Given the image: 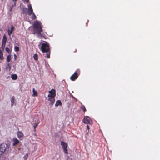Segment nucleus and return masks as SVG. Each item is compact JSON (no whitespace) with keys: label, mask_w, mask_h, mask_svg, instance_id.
<instances>
[{"label":"nucleus","mask_w":160,"mask_h":160,"mask_svg":"<svg viewBox=\"0 0 160 160\" xmlns=\"http://www.w3.org/2000/svg\"><path fill=\"white\" fill-rule=\"evenodd\" d=\"M41 50L42 52L47 53L45 55H46L48 58H50V50L49 48V45L48 43L45 42V43H42L41 45Z\"/></svg>","instance_id":"1"},{"label":"nucleus","mask_w":160,"mask_h":160,"mask_svg":"<svg viewBox=\"0 0 160 160\" xmlns=\"http://www.w3.org/2000/svg\"><path fill=\"white\" fill-rule=\"evenodd\" d=\"M34 30L38 35H41L42 30L40 23L38 21L35 22L33 24Z\"/></svg>","instance_id":"2"},{"label":"nucleus","mask_w":160,"mask_h":160,"mask_svg":"<svg viewBox=\"0 0 160 160\" xmlns=\"http://www.w3.org/2000/svg\"><path fill=\"white\" fill-rule=\"evenodd\" d=\"M6 147L4 144L0 145V156L3 154L6 150Z\"/></svg>","instance_id":"3"},{"label":"nucleus","mask_w":160,"mask_h":160,"mask_svg":"<svg viewBox=\"0 0 160 160\" xmlns=\"http://www.w3.org/2000/svg\"><path fill=\"white\" fill-rule=\"evenodd\" d=\"M49 94H48V97L50 98H54L56 96V91L54 89H52L49 91Z\"/></svg>","instance_id":"4"},{"label":"nucleus","mask_w":160,"mask_h":160,"mask_svg":"<svg viewBox=\"0 0 160 160\" xmlns=\"http://www.w3.org/2000/svg\"><path fill=\"white\" fill-rule=\"evenodd\" d=\"M83 122L85 123L91 124L92 123V121L91 118L88 116L84 117L83 119Z\"/></svg>","instance_id":"5"},{"label":"nucleus","mask_w":160,"mask_h":160,"mask_svg":"<svg viewBox=\"0 0 160 160\" xmlns=\"http://www.w3.org/2000/svg\"><path fill=\"white\" fill-rule=\"evenodd\" d=\"M78 75L77 72H75L70 77V79L72 81H74L78 77Z\"/></svg>","instance_id":"6"},{"label":"nucleus","mask_w":160,"mask_h":160,"mask_svg":"<svg viewBox=\"0 0 160 160\" xmlns=\"http://www.w3.org/2000/svg\"><path fill=\"white\" fill-rule=\"evenodd\" d=\"M28 13L29 15H31L33 13V10L31 4L29 5L28 6Z\"/></svg>","instance_id":"7"},{"label":"nucleus","mask_w":160,"mask_h":160,"mask_svg":"<svg viewBox=\"0 0 160 160\" xmlns=\"http://www.w3.org/2000/svg\"><path fill=\"white\" fill-rule=\"evenodd\" d=\"M48 100L50 101L49 104V105L51 106H52L55 101L54 98H50L48 99Z\"/></svg>","instance_id":"8"},{"label":"nucleus","mask_w":160,"mask_h":160,"mask_svg":"<svg viewBox=\"0 0 160 160\" xmlns=\"http://www.w3.org/2000/svg\"><path fill=\"white\" fill-rule=\"evenodd\" d=\"M14 27L12 25L11 27V30L8 29V34L9 36H10L14 31Z\"/></svg>","instance_id":"9"},{"label":"nucleus","mask_w":160,"mask_h":160,"mask_svg":"<svg viewBox=\"0 0 160 160\" xmlns=\"http://www.w3.org/2000/svg\"><path fill=\"white\" fill-rule=\"evenodd\" d=\"M13 142V146H16L19 143V141L16 138H13L12 139Z\"/></svg>","instance_id":"10"},{"label":"nucleus","mask_w":160,"mask_h":160,"mask_svg":"<svg viewBox=\"0 0 160 160\" xmlns=\"http://www.w3.org/2000/svg\"><path fill=\"white\" fill-rule=\"evenodd\" d=\"M61 145L62 146L63 149L67 148L68 146V144L63 141H61Z\"/></svg>","instance_id":"11"},{"label":"nucleus","mask_w":160,"mask_h":160,"mask_svg":"<svg viewBox=\"0 0 160 160\" xmlns=\"http://www.w3.org/2000/svg\"><path fill=\"white\" fill-rule=\"evenodd\" d=\"M17 134L18 137L20 139H21V138H22L23 136V135L22 132L20 131L18 132H17Z\"/></svg>","instance_id":"12"},{"label":"nucleus","mask_w":160,"mask_h":160,"mask_svg":"<svg viewBox=\"0 0 160 160\" xmlns=\"http://www.w3.org/2000/svg\"><path fill=\"white\" fill-rule=\"evenodd\" d=\"M11 78L12 80H16L18 78V76L16 74H13L11 76Z\"/></svg>","instance_id":"13"},{"label":"nucleus","mask_w":160,"mask_h":160,"mask_svg":"<svg viewBox=\"0 0 160 160\" xmlns=\"http://www.w3.org/2000/svg\"><path fill=\"white\" fill-rule=\"evenodd\" d=\"M7 41V37H6V36H5V35H4L3 36V39H2V42L6 43Z\"/></svg>","instance_id":"14"},{"label":"nucleus","mask_w":160,"mask_h":160,"mask_svg":"<svg viewBox=\"0 0 160 160\" xmlns=\"http://www.w3.org/2000/svg\"><path fill=\"white\" fill-rule=\"evenodd\" d=\"M33 94L32 96H37L38 95L37 92L35 90L34 88L32 90Z\"/></svg>","instance_id":"15"},{"label":"nucleus","mask_w":160,"mask_h":160,"mask_svg":"<svg viewBox=\"0 0 160 160\" xmlns=\"http://www.w3.org/2000/svg\"><path fill=\"white\" fill-rule=\"evenodd\" d=\"M61 105L62 102L60 100L57 101L55 104L56 106H58Z\"/></svg>","instance_id":"16"},{"label":"nucleus","mask_w":160,"mask_h":160,"mask_svg":"<svg viewBox=\"0 0 160 160\" xmlns=\"http://www.w3.org/2000/svg\"><path fill=\"white\" fill-rule=\"evenodd\" d=\"M11 59V55L10 54L8 55L7 57V61L8 62H10Z\"/></svg>","instance_id":"17"},{"label":"nucleus","mask_w":160,"mask_h":160,"mask_svg":"<svg viewBox=\"0 0 160 160\" xmlns=\"http://www.w3.org/2000/svg\"><path fill=\"white\" fill-rule=\"evenodd\" d=\"M3 59L2 52L1 50H0V59L3 60Z\"/></svg>","instance_id":"18"},{"label":"nucleus","mask_w":160,"mask_h":160,"mask_svg":"<svg viewBox=\"0 0 160 160\" xmlns=\"http://www.w3.org/2000/svg\"><path fill=\"white\" fill-rule=\"evenodd\" d=\"M14 96H13V97H12V98H11V106H12L14 104Z\"/></svg>","instance_id":"19"},{"label":"nucleus","mask_w":160,"mask_h":160,"mask_svg":"<svg viewBox=\"0 0 160 160\" xmlns=\"http://www.w3.org/2000/svg\"><path fill=\"white\" fill-rule=\"evenodd\" d=\"M33 58L35 61H37L38 59V55L37 54H35L33 55Z\"/></svg>","instance_id":"20"},{"label":"nucleus","mask_w":160,"mask_h":160,"mask_svg":"<svg viewBox=\"0 0 160 160\" xmlns=\"http://www.w3.org/2000/svg\"><path fill=\"white\" fill-rule=\"evenodd\" d=\"M81 108L83 110L84 112H85L86 111L85 107L84 105H82L81 107Z\"/></svg>","instance_id":"21"},{"label":"nucleus","mask_w":160,"mask_h":160,"mask_svg":"<svg viewBox=\"0 0 160 160\" xmlns=\"http://www.w3.org/2000/svg\"><path fill=\"white\" fill-rule=\"evenodd\" d=\"M5 50L6 52H8L9 53H11V50H10L8 48H5Z\"/></svg>","instance_id":"22"},{"label":"nucleus","mask_w":160,"mask_h":160,"mask_svg":"<svg viewBox=\"0 0 160 160\" xmlns=\"http://www.w3.org/2000/svg\"><path fill=\"white\" fill-rule=\"evenodd\" d=\"M6 68H8L9 70L11 69V65L10 63H8L7 64L6 67Z\"/></svg>","instance_id":"23"},{"label":"nucleus","mask_w":160,"mask_h":160,"mask_svg":"<svg viewBox=\"0 0 160 160\" xmlns=\"http://www.w3.org/2000/svg\"><path fill=\"white\" fill-rule=\"evenodd\" d=\"M36 18V16L34 13H32V19H35Z\"/></svg>","instance_id":"24"},{"label":"nucleus","mask_w":160,"mask_h":160,"mask_svg":"<svg viewBox=\"0 0 160 160\" xmlns=\"http://www.w3.org/2000/svg\"><path fill=\"white\" fill-rule=\"evenodd\" d=\"M19 48L18 46H15L14 48V50L16 52H18L19 51Z\"/></svg>","instance_id":"25"},{"label":"nucleus","mask_w":160,"mask_h":160,"mask_svg":"<svg viewBox=\"0 0 160 160\" xmlns=\"http://www.w3.org/2000/svg\"><path fill=\"white\" fill-rule=\"evenodd\" d=\"M5 44H6L5 43H4L2 42V48L3 50H4V48L5 46Z\"/></svg>","instance_id":"26"},{"label":"nucleus","mask_w":160,"mask_h":160,"mask_svg":"<svg viewBox=\"0 0 160 160\" xmlns=\"http://www.w3.org/2000/svg\"><path fill=\"white\" fill-rule=\"evenodd\" d=\"M38 124V123H35V124L34 125L33 127L34 129V131H35L36 130V128Z\"/></svg>","instance_id":"27"},{"label":"nucleus","mask_w":160,"mask_h":160,"mask_svg":"<svg viewBox=\"0 0 160 160\" xmlns=\"http://www.w3.org/2000/svg\"><path fill=\"white\" fill-rule=\"evenodd\" d=\"M63 151L64 153L66 154H67L68 153V151L67 150V148H63Z\"/></svg>","instance_id":"28"},{"label":"nucleus","mask_w":160,"mask_h":160,"mask_svg":"<svg viewBox=\"0 0 160 160\" xmlns=\"http://www.w3.org/2000/svg\"><path fill=\"white\" fill-rule=\"evenodd\" d=\"M28 154L27 153L25 155L24 157V159H26L28 158Z\"/></svg>","instance_id":"29"},{"label":"nucleus","mask_w":160,"mask_h":160,"mask_svg":"<svg viewBox=\"0 0 160 160\" xmlns=\"http://www.w3.org/2000/svg\"><path fill=\"white\" fill-rule=\"evenodd\" d=\"M87 128L88 130V132L87 133V134H88V132H89V129L90 128H89V127L88 125H87Z\"/></svg>","instance_id":"30"},{"label":"nucleus","mask_w":160,"mask_h":160,"mask_svg":"<svg viewBox=\"0 0 160 160\" xmlns=\"http://www.w3.org/2000/svg\"><path fill=\"white\" fill-rule=\"evenodd\" d=\"M14 59L15 60H16L17 59V55L15 54L14 55Z\"/></svg>","instance_id":"31"},{"label":"nucleus","mask_w":160,"mask_h":160,"mask_svg":"<svg viewBox=\"0 0 160 160\" xmlns=\"http://www.w3.org/2000/svg\"><path fill=\"white\" fill-rule=\"evenodd\" d=\"M16 6V5H14H14H12V8H11V10H12V8L14 6Z\"/></svg>","instance_id":"32"},{"label":"nucleus","mask_w":160,"mask_h":160,"mask_svg":"<svg viewBox=\"0 0 160 160\" xmlns=\"http://www.w3.org/2000/svg\"><path fill=\"white\" fill-rule=\"evenodd\" d=\"M17 0H12L14 2V5H15V2Z\"/></svg>","instance_id":"33"},{"label":"nucleus","mask_w":160,"mask_h":160,"mask_svg":"<svg viewBox=\"0 0 160 160\" xmlns=\"http://www.w3.org/2000/svg\"><path fill=\"white\" fill-rule=\"evenodd\" d=\"M0 31H2V28H0Z\"/></svg>","instance_id":"34"}]
</instances>
